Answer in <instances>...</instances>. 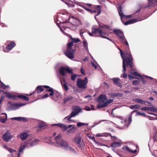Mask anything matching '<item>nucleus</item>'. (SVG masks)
<instances>
[{
	"mask_svg": "<svg viewBox=\"0 0 157 157\" xmlns=\"http://www.w3.org/2000/svg\"><path fill=\"white\" fill-rule=\"evenodd\" d=\"M71 41L69 40L67 44V48L66 51L64 52L66 56L69 58L72 59L74 58V52L76 50V49H72V47L74 43H76L80 41V39L78 38H73L71 36L70 37Z\"/></svg>",
	"mask_w": 157,
	"mask_h": 157,
	"instance_id": "obj_1",
	"label": "nucleus"
},
{
	"mask_svg": "<svg viewBox=\"0 0 157 157\" xmlns=\"http://www.w3.org/2000/svg\"><path fill=\"white\" fill-rule=\"evenodd\" d=\"M120 52L121 56L122 59V62L124 60L127 65H129L130 67L132 66L133 58L131 55V53L129 48L126 49L123 52L120 48H118Z\"/></svg>",
	"mask_w": 157,
	"mask_h": 157,
	"instance_id": "obj_2",
	"label": "nucleus"
},
{
	"mask_svg": "<svg viewBox=\"0 0 157 157\" xmlns=\"http://www.w3.org/2000/svg\"><path fill=\"white\" fill-rule=\"evenodd\" d=\"M88 33L89 35L91 36H100L112 41L108 38L103 36V35H104L105 34V33L103 32L102 30L99 28H93L92 29L91 33L88 32Z\"/></svg>",
	"mask_w": 157,
	"mask_h": 157,
	"instance_id": "obj_3",
	"label": "nucleus"
},
{
	"mask_svg": "<svg viewBox=\"0 0 157 157\" xmlns=\"http://www.w3.org/2000/svg\"><path fill=\"white\" fill-rule=\"evenodd\" d=\"M88 82L87 77H86L84 79L80 78H78L77 82V86L81 89H86L87 87V84Z\"/></svg>",
	"mask_w": 157,
	"mask_h": 157,
	"instance_id": "obj_4",
	"label": "nucleus"
},
{
	"mask_svg": "<svg viewBox=\"0 0 157 157\" xmlns=\"http://www.w3.org/2000/svg\"><path fill=\"white\" fill-rule=\"evenodd\" d=\"M58 144L60 145V146L66 148L67 150L72 151H74V150L72 147L68 146V143L66 141L64 140L63 139L61 140V141Z\"/></svg>",
	"mask_w": 157,
	"mask_h": 157,
	"instance_id": "obj_5",
	"label": "nucleus"
},
{
	"mask_svg": "<svg viewBox=\"0 0 157 157\" xmlns=\"http://www.w3.org/2000/svg\"><path fill=\"white\" fill-rule=\"evenodd\" d=\"M123 64V70H122V72L123 73V74L122 75V77L124 78H126L127 77V74L125 73V71L126 70V67H129L130 68L132 69L134 67V65L133 64V62L132 61V66L130 67L129 65H127V63L126 62H125L124 60H123V61L122 62Z\"/></svg>",
	"mask_w": 157,
	"mask_h": 157,
	"instance_id": "obj_6",
	"label": "nucleus"
},
{
	"mask_svg": "<svg viewBox=\"0 0 157 157\" xmlns=\"http://www.w3.org/2000/svg\"><path fill=\"white\" fill-rule=\"evenodd\" d=\"M113 33L116 34L119 37L120 40H122L123 41L124 40V36L123 32L120 29H114L113 31Z\"/></svg>",
	"mask_w": 157,
	"mask_h": 157,
	"instance_id": "obj_7",
	"label": "nucleus"
},
{
	"mask_svg": "<svg viewBox=\"0 0 157 157\" xmlns=\"http://www.w3.org/2000/svg\"><path fill=\"white\" fill-rule=\"evenodd\" d=\"M113 100L112 99H106L104 103L102 104L101 103H99L97 106V109H99L101 108H104L107 106L109 104L112 102Z\"/></svg>",
	"mask_w": 157,
	"mask_h": 157,
	"instance_id": "obj_8",
	"label": "nucleus"
},
{
	"mask_svg": "<svg viewBox=\"0 0 157 157\" xmlns=\"http://www.w3.org/2000/svg\"><path fill=\"white\" fill-rule=\"evenodd\" d=\"M13 138L10 133L8 132L4 133L2 136L3 140L6 142H8Z\"/></svg>",
	"mask_w": 157,
	"mask_h": 157,
	"instance_id": "obj_9",
	"label": "nucleus"
},
{
	"mask_svg": "<svg viewBox=\"0 0 157 157\" xmlns=\"http://www.w3.org/2000/svg\"><path fill=\"white\" fill-rule=\"evenodd\" d=\"M106 99L107 98L105 95L101 94L98 97L97 99V101L99 103H101L102 104H103Z\"/></svg>",
	"mask_w": 157,
	"mask_h": 157,
	"instance_id": "obj_10",
	"label": "nucleus"
},
{
	"mask_svg": "<svg viewBox=\"0 0 157 157\" xmlns=\"http://www.w3.org/2000/svg\"><path fill=\"white\" fill-rule=\"evenodd\" d=\"M112 80L114 84L116 86L121 88L122 87V85L121 84L120 82V79L118 78H113L112 79Z\"/></svg>",
	"mask_w": 157,
	"mask_h": 157,
	"instance_id": "obj_11",
	"label": "nucleus"
},
{
	"mask_svg": "<svg viewBox=\"0 0 157 157\" xmlns=\"http://www.w3.org/2000/svg\"><path fill=\"white\" fill-rule=\"evenodd\" d=\"M25 105V104L21 103H14L13 104H11V105L12 109L13 110L16 109L17 108H18L20 107H21L24 106Z\"/></svg>",
	"mask_w": 157,
	"mask_h": 157,
	"instance_id": "obj_12",
	"label": "nucleus"
},
{
	"mask_svg": "<svg viewBox=\"0 0 157 157\" xmlns=\"http://www.w3.org/2000/svg\"><path fill=\"white\" fill-rule=\"evenodd\" d=\"M140 20L138 19H132L128 20V21H126L125 23L123 22L125 25H127L131 24L134 23L138 22Z\"/></svg>",
	"mask_w": 157,
	"mask_h": 157,
	"instance_id": "obj_13",
	"label": "nucleus"
},
{
	"mask_svg": "<svg viewBox=\"0 0 157 157\" xmlns=\"http://www.w3.org/2000/svg\"><path fill=\"white\" fill-rule=\"evenodd\" d=\"M118 10V13L121 17V20L122 22H123V19L124 18V17L125 16V15H124L122 12L121 10V5L119 6L118 8H117Z\"/></svg>",
	"mask_w": 157,
	"mask_h": 157,
	"instance_id": "obj_14",
	"label": "nucleus"
},
{
	"mask_svg": "<svg viewBox=\"0 0 157 157\" xmlns=\"http://www.w3.org/2000/svg\"><path fill=\"white\" fill-rule=\"evenodd\" d=\"M43 87L47 89H48L46 90V91L50 92L49 94V95L50 96H53L54 94V91H53V89L52 88L46 85L44 86Z\"/></svg>",
	"mask_w": 157,
	"mask_h": 157,
	"instance_id": "obj_15",
	"label": "nucleus"
},
{
	"mask_svg": "<svg viewBox=\"0 0 157 157\" xmlns=\"http://www.w3.org/2000/svg\"><path fill=\"white\" fill-rule=\"evenodd\" d=\"M28 136V134L26 132H22L19 135L18 137L22 140H25Z\"/></svg>",
	"mask_w": 157,
	"mask_h": 157,
	"instance_id": "obj_16",
	"label": "nucleus"
},
{
	"mask_svg": "<svg viewBox=\"0 0 157 157\" xmlns=\"http://www.w3.org/2000/svg\"><path fill=\"white\" fill-rule=\"evenodd\" d=\"M101 6L100 5L96 6L94 7V10L96 11V13H97L96 16H98L101 13Z\"/></svg>",
	"mask_w": 157,
	"mask_h": 157,
	"instance_id": "obj_17",
	"label": "nucleus"
},
{
	"mask_svg": "<svg viewBox=\"0 0 157 157\" xmlns=\"http://www.w3.org/2000/svg\"><path fill=\"white\" fill-rule=\"evenodd\" d=\"M81 140V138L79 135H76L74 138V142L77 144H79Z\"/></svg>",
	"mask_w": 157,
	"mask_h": 157,
	"instance_id": "obj_18",
	"label": "nucleus"
},
{
	"mask_svg": "<svg viewBox=\"0 0 157 157\" xmlns=\"http://www.w3.org/2000/svg\"><path fill=\"white\" fill-rule=\"evenodd\" d=\"M17 97L22 100L28 101L29 100V98L25 95H17Z\"/></svg>",
	"mask_w": 157,
	"mask_h": 157,
	"instance_id": "obj_19",
	"label": "nucleus"
},
{
	"mask_svg": "<svg viewBox=\"0 0 157 157\" xmlns=\"http://www.w3.org/2000/svg\"><path fill=\"white\" fill-rule=\"evenodd\" d=\"M122 149L124 150L127 151L128 152L132 153H135L137 152V150L136 149L134 150H131L128 147L126 146H124Z\"/></svg>",
	"mask_w": 157,
	"mask_h": 157,
	"instance_id": "obj_20",
	"label": "nucleus"
},
{
	"mask_svg": "<svg viewBox=\"0 0 157 157\" xmlns=\"http://www.w3.org/2000/svg\"><path fill=\"white\" fill-rule=\"evenodd\" d=\"M16 44L14 41H12L11 43L8 44L6 48L7 50H11L12 48H13L15 46H16Z\"/></svg>",
	"mask_w": 157,
	"mask_h": 157,
	"instance_id": "obj_21",
	"label": "nucleus"
},
{
	"mask_svg": "<svg viewBox=\"0 0 157 157\" xmlns=\"http://www.w3.org/2000/svg\"><path fill=\"white\" fill-rule=\"evenodd\" d=\"M121 145V143L119 142H114L111 143V146L112 147H120Z\"/></svg>",
	"mask_w": 157,
	"mask_h": 157,
	"instance_id": "obj_22",
	"label": "nucleus"
},
{
	"mask_svg": "<svg viewBox=\"0 0 157 157\" xmlns=\"http://www.w3.org/2000/svg\"><path fill=\"white\" fill-rule=\"evenodd\" d=\"M72 109L74 111L76 112L77 114L81 111V108L78 106H73L72 108Z\"/></svg>",
	"mask_w": 157,
	"mask_h": 157,
	"instance_id": "obj_23",
	"label": "nucleus"
},
{
	"mask_svg": "<svg viewBox=\"0 0 157 157\" xmlns=\"http://www.w3.org/2000/svg\"><path fill=\"white\" fill-rule=\"evenodd\" d=\"M47 128V126L44 122L42 121H40V131L41 128L44 129Z\"/></svg>",
	"mask_w": 157,
	"mask_h": 157,
	"instance_id": "obj_24",
	"label": "nucleus"
},
{
	"mask_svg": "<svg viewBox=\"0 0 157 157\" xmlns=\"http://www.w3.org/2000/svg\"><path fill=\"white\" fill-rule=\"evenodd\" d=\"M66 71V67H61L59 70V73L60 75L63 76H64L65 75V72Z\"/></svg>",
	"mask_w": 157,
	"mask_h": 157,
	"instance_id": "obj_25",
	"label": "nucleus"
},
{
	"mask_svg": "<svg viewBox=\"0 0 157 157\" xmlns=\"http://www.w3.org/2000/svg\"><path fill=\"white\" fill-rule=\"evenodd\" d=\"M61 135L60 134H59L55 138V140L56 141V143L59 144L61 141V140H63L61 139Z\"/></svg>",
	"mask_w": 157,
	"mask_h": 157,
	"instance_id": "obj_26",
	"label": "nucleus"
},
{
	"mask_svg": "<svg viewBox=\"0 0 157 157\" xmlns=\"http://www.w3.org/2000/svg\"><path fill=\"white\" fill-rule=\"evenodd\" d=\"M73 98L71 96H68L64 98L63 101H64V104L69 101L73 99Z\"/></svg>",
	"mask_w": 157,
	"mask_h": 157,
	"instance_id": "obj_27",
	"label": "nucleus"
},
{
	"mask_svg": "<svg viewBox=\"0 0 157 157\" xmlns=\"http://www.w3.org/2000/svg\"><path fill=\"white\" fill-rule=\"evenodd\" d=\"M135 101L136 102L140 103L143 104H145L146 103H148V102L146 101H143V100L139 98L136 99H135Z\"/></svg>",
	"mask_w": 157,
	"mask_h": 157,
	"instance_id": "obj_28",
	"label": "nucleus"
},
{
	"mask_svg": "<svg viewBox=\"0 0 157 157\" xmlns=\"http://www.w3.org/2000/svg\"><path fill=\"white\" fill-rule=\"evenodd\" d=\"M11 119L14 120L19 121H25L26 119L24 117H19L12 118Z\"/></svg>",
	"mask_w": 157,
	"mask_h": 157,
	"instance_id": "obj_29",
	"label": "nucleus"
},
{
	"mask_svg": "<svg viewBox=\"0 0 157 157\" xmlns=\"http://www.w3.org/2000/svg\"><path fill=\"white\" fill-rule=\"evenodd\" d=\"M130 73L132 75H133L134 76H138L141 77V75L139 73H138L136 71H134L133 72V70L131 69L130 71Z\"/></svg>",
	"mask_w": 157,
	"mask_h": 157,
	"instance_id": "obj_30",
	"label": "nucleus"
},
{
	"mask_svg": "<svg viewBox=\"0 0 157 157\" xmlns=\"http://www.w3.org/2000/svg\"><path fill=\"white\" fill-rule=\"evenodd\" d=\"M67 84V83H64L63 84H62V83H61V86L66 91H68L69 89V88L68 87Z\"/></svg>",
	"mask_w": 157,
	"mask_h": 157,
	"instance_id": "obj_31",
	"label": "nucleus"
},
{
	"mask_svg": "<svg viewBox=\"0 0 157 157\" xmlns=\"http://www.w3.org/2000/svg\"><path fill=\"white\" fill-rule=\"evenodd\" d=\"M38 140L36 139L33 140L32 141L30 142L29 144L30 146H32L38 143Z\"/></svg>",
	"mask_w": 157,
	"mask_h": 157,
	"instance_id": "obj_32",
	"label": "nucleus"
},
{
	"mask_svg": "<svg viewBox=\"0 0 157 157\" xmlns=\"http://www.w3.org/2000/svg\"><path fill=\"white\" fill-rule=\"evenodd\" d=\"M4 94H6V97L9 98H14V95H13L10 93L5 92Z\"/></svg>",
	"mask_w": 157,
	"mask_h": 157,
	"instance_id": "obj_33",
	"label": "nucleus"
},
{
	"mask_svg": "<svg viewBox=\"0 0 157 157\" xmlns=\"http://www.w3.org/2000/svg\"><path fill=\"white\" fill-rule=\"evenodd\" d=\"M39 86H38L37 87L35 90L34 91H33V93H30L29 95H28V94H26V95H27V96L31 95L35 93H36V92H37V94H38L39 93Z\"/></svg>",
	"mask_w": 157,
	"mask_h": 157,
	"instance_id": "obj_34",
	"label": "nucleus"
},
{
	"mask_svg": "<svg viewBox=\"0 0 157 157\" xmlns=\"http://www.w3.org/2000/svg\"><path fill=\"white\" fill-rule=\"evenodd\" d=\"M122 42L123 44H125L127 46V48L126 49H127L129 48V44L125 37H124V40L123 41H122V40H120Z\"/></svg>",
	"mask_w": 157,
	"mask_h": 157,
	"instance_id": "obj_35",
	"label": "nucleus"
},
{
	"mask_svg": "<svg viewBox=\"0 0 157 157\" xmlns=\"http://www.w3.org/2000/svg\"><path fill=\"white\" fill-rule=\"evenodd\" d=\"M140 106L138 105H135L130 106V108L131 109H139L140 108Z\"/></svg>",
	"mask_w": 157,
	"mask_h": 157,
	"instance_id": "obj_36",
	"label": "nucleus"
},
{
	"mask_svg": "<svg viewBox=\"0 0 157 157\" xmlns=\"http://www.w3.org/2000/svg\"><path fill=\"white\" fill-rule=\"evenodd\" d=\"M78 76V75L72 74V75L71 76V79L72 81H74L75 80L76 78Z\"/></svg>",
	"mask_w": 157,
	"mask_h": 157,
	"instance_id": "obj_37",
	"label": "nucleus"
},
{
	"mask_svg": "<svg viewBox=\"0 0 157 157\" xmlns=\"http://www.w3.org/2000/svg\"><path fill=\"white\" fill-rule=\"evenodd\" d=\"M60 128H63V132L66 131L68 129L67 127L65 124H62L60 126Z\"/></svg>",
	"mask_w": 157,
	"mask_h": 157,
	"instance_id": "obj_38",
	"label": "nucleus"
},
{
	"mask_svg": "<svg viewBox=\"0 0 157 157\" xmlns=\"http://www.w3.org/2000/svg\"><path fill=\"white\" fill-rule=\"evenodd\" d=\"M1 85V87L4 89H6L9 87V86L8 85L6 86L5 85L3 82L1 81L0 82Z\"/></svg>",
	"mask_w": 157,
	"mask_h": 157,
	"instance_id": "obj_39",
	"label": "nucleus"
},
{
	"mask_svg": "<svg viewBox=\"0 0 157 157\" xmlns=\"http://www.w3.org/2000/svg\"><path fill=\"white\" fill-rule=\"evenodd\" d=\"M25 147H26L25 145H21L20 147V148L19 149V152H23V150L25 149Z\"/></svg>",
	"mask_w": 157,
	"mask_h": 157,
	"instance_id": "obj_40",
	"label": "nucleus"
},
{
	"mask_svg": "<svg viewBox=\"0 0 157 157\" xmlns=\"http://www.w3.org/2000/svg\"><path fill=\"white\" fill-rule=\"evenodd\" d=\"M86 125H88V124L81 122H79L77 124V125L78 127H80L82 126H85Z\"/></svg>",
	"mask_w": 157,
	"mask_h": 157,
	"instance_id": "obj_41",
	"label": "nucleus"
},
{
	"mask_svg": "<svg viewBox=\"0 0 157 157\" xmlns=\"http://www.w3.org/2000/svg\"><path fill=\"white\" fill-rule=\"evenodd\" d=\"M136 115H142L144 117H146V114L144 113H140V112H138V111H136Z\"/></svg>",
	"mask_w": 157,
	"mask_h": 157,
	"instance_id": "obj_42",
	"label": "nucleus"
},
{
	"mask_svg": "<svg viewBox=\"0 0 157 157\" xmlns=\"http://www.w3.org/2000/svg\"><path fill=\"white\" fill-rule=\"evenodd\" d=\"M75 129V126L73 125L71 128L70 129L67 131V133H71L74 132V129Z\"/></svg>",
	"mask_w": 157,
	"mask_h": 157,
	"instance_id": "obj_43",
	"label": "nucleus"
},
{
	"mask_svg": "<svg viewBox=\"0 0 157 157\" xmlns=\"http://www.w3.org/2000/svg\"><path fill=\"white\" fill-rule=\"evenodd\" d=\"M140 80H134L132 82V84L134 85L137 86L140 83Z\"/></svg>",
	"mask_w": 157,
	"mask_h": 157,
	"instance_id": "obj_44",
	"label": "nucleus"
},
{
	"mask_svg": "<svg viewBox=\"0 0 157 157\" xmlns=\"http://www.w3.org/2000/svg\"><path fill=\"white\" fill-rule=\"evenodd\" d=\"M83 47L86 49H88L87 43L86 41L83 40Z\"/></svg>",
	"mask_w": 157,
	"mask_h": 157,
	"instance_id": "obj_45",
	"label": "nucleus"
},
{
	"mask_svg": "<svg viewBox=\"0 0 157 157\" xmlns=\"http://www.w3.org/2000/svg\"><path fill=\"white\" fill-rule=\"evenodd\" d=\"M77 114H78L76 112H75V111H73L71 112V113L70 114V116H71V117H74L75 115H76Z\"/></svg>",
	"mask_w": 157,
	"mask_h": 157,
	"instance_id": "obj_46",
	"label": "nucleus"
},
{
	"mask_svg": "<svg viewBox=\"0 0 157 157\" xmlns=\"http://www.w3.org/2000/svg\"><path fill=\"white\" fill-rule=\"evenodd\" d=\"M150 111L151 112L157 113V108L154 107H150Z\"/></svg>",
	"mask_w": 157,
	"mask_h": 157,
	"instance_id": "obj_47",
	"label": "nucleus"
},
{
	"mask_svg": "<svg viewBox=\"0 0 157 157\" xmlns=\"http://www.w3.org/2000/svg\"><path fill=\"white\" fill-rule=\"evenodd\" d=\"M66 71L70 74H73V70L68 68L66 67Z\"/></svg>",
	"mask_w": 157,
	"mask_h": 157,
	"instance_id": "obj_48",
	"label": "nucleus"
},
{
	"mask_svg": "<svg viewBox=\"0 0 157 157\" xmlns=\"http://www.w3.org/2000/svg\"><path fill=\"white\" fill-rule=\"evenodd\" d=\"M150 107H144L141 108V109L144 110V111L146 110H149L150 111Z\"/></svg>",
	"mask_w": 157,
	"mask_h": 157,
	"instance_id": "obj_49",
	"label": "nucleus"
},
{
	"mask_svg": "<svg viewBox=\"0 0 157 157\" xmlns=\"http://www.w3.org/2000/svg\"><path fill=\"white\" fill-rule=\"evenodd\" d=\"M5 114L6 116V118H2L0 119V121L3 123H5L6 122L7 120V115L6 114Z\"/></svg>",
	"mask_w": 157,
	"mask_h": 157,
	"instance_id": "obj_50",
	"label": "nucleus"
},
{
	"mask_svg": "<svg viewBox=\"0 0 157 157\" xmlns=\"http://www.w3.org/2000/svg\"><path fill=\"white\" fill-rule=\"evenodd\" d=\"M7 150L11 153L13 152H16V151L15 150L11 148H7Z\"/></svg>",
	"mask_w": 157,
	"mask_h": 157,
	"instance_id": "obj_51",
	"label": "nucleus"
},
{
	"mask_svg": "<svg viewBox=\"0 0 157 157\" xmlns=\"http://www.w3.org/2000/svg\"><path fill=\"white\" fill-rule=\"evenodd\" d=\"M60 82L61 84V83H62V84H64V83H67L66 82L64 78L63 77L60 79Z\"/></svg>",
	"mask_w": 157,
	"mask_h": 157,
	"instance_id": "obj_52",
	"label": "nucleus"
},
{
	"mask_svg": "<svg viewBox=\"0 0 157 157\" xmlns=\"http://www.w3.org/2000/svg\"><path fill=\"white\" fill-rule=\"evenodd\" d=\"M154 141L157 142V132L155 134L154 136Z\"/></svg>",
	"mask_w": 157,
	"mask_h": 157,
	"instance_id": "obj_53",
	"label": "nucleus"
},
{
	"mask_svg": "<svg viewBox=\"0 0 157 157\" xmlns=\"http://www.w3.org/2000/svg\"><path fill=\"white\" fill-rule=\"evenodd\" d=\"M89 138L91 139V140H93L95 142V143H97L98 142L96 141L95 139V138L94 136H89Z\"/></svg>",
	"mask_w": 157,
	"mask_h": 157,
	"instance_id": "obj_54",
	"label": "nucleus"
},
{
	"mask_svg": "<svg viewBox=\"0 0 157 157\" xmlns=\"http://www.w3.org/2000/svg\"><path fill=\"white\" fill-rule=\"evenodd\" d=\"M103 134H104V135L103 136H110L111 137H112L110 133H103Z\"/></svg>",
	"mask_w": 157,
	"mask_h": 157,
	"instance_id": "obj_55",
	"label": "nucleus"
},
{
	"mask_svg": "<svg viewBox=\"0 0 157 157\" xmlns=\"http://www.w3.org/2000/svg\"><path fill=\"white\" fill-rule=\"evenodd\" d=\"M132 17V15H125V16L124 17V18H125V19L130 18Z\"/></svg>",
	"mask_w": 157,
	"mask_h": 157,
	"instance_id": "obj_56",
	"label": "nucleus"
},
{
	"mask_svg": "<svg viewBox=\"0 0 157 157\" xmlns=\"http://www.w3.org/2000/svg\"><path fill=\"white\" fill-rule=\"evenodd\" d=\"M140 78H141V80L142 83L144 84H146V82L145 81V79H144L142 77H141Z\"/></svg>",
	"mask_w": 157,
	"mask_h": 157,
	"instance_id": "obj_57",
	"label": "nucleus"
},
{
	"mask_svg": "<svg viewBox=\"0 0 157 157\" xmlns=\"http://www.w3.org/2000/svg\"><path fill=\"white\" fill-rule=\"evenodd\" d=\"M132 117L131 116H130L128 119V124H130L132 122Z\"/></svg>",
	"mask_w": 157,
	"mask_h": 157,
	"instance_id": "obj_58",
	"label": "nucleus"
},
{
	"mask_svg": "<svg viewBox=\"0 0 157 157\" xmlns=\"http://www.w3.org/2000/svg\"><path fill=\"white\" fill-rule=\"evenodd\" d=\"M49 97V95L48 94H46L44 95L42 97V98H45Z\"/></svg>",
	"mask_w": 157,
	"mask_h": 157,
	"instance_id": "obj_59",
	"label": "nucleus"
},
{
	"mask_svg": "<svg viewBox=\"0 0 157 157\" xmlns=\"http://www.w3.org/2000/svg\"><path fill=\"white\" fill-rule=\"evenodd\" d=\"M91 64L92 65V66L95 69H97V66H96V64H94V63L93 62H91Z\"/></svg>",
	"mask_w": 157,
	"mask_h": 157,
	"instance_id": "obj_60",
	"label": "nucleus"
},
{
	"mask_svg": "<svg viewBox=\"0 0 157 157\" xmlns=\"http://www.w3.org/2000/svg\"><path fill=\"white\" fill-rule=\"evenodd\" d=\"M62 124L61 123H58L57 124H53L52 126H59V127H60L61 125Z\"/></svg>",
	"mask_w": 157,
	"mask_h": 157,
	"instance_id": "obj_61",
	"label": "nucleus"
},
{
	"mask_svg": "<svg viewBox=\"0 0 157 157\" xmlns=\"http://www.w3.org/2000/svg\"><path fill=\"white\" fill-rule=\"evenodd\" d=\"M80 71H81V73L82 74H83V75L85 74V71L82 68H81Z\"/></svg>",
	"mask_w": 157,
	"mask_h": 157,
	"instance_id": "obj_62",
	"label": "nucleus"
},
{
	"mask_svg": "<svg viewBox=\"0 0 157 157\" xmlns=\"http://www.w3.org/2000/svg\"><path fill=\"white\" fill-rule=\"evenodd\" d=\"M120 95V94L119 93H114L113 94V96L114 97H117Z\"/></svg>",
	"mask_w": 157,
	"mask_h": 157,
	"instance_id": "obj_63",
	"label": "nucleus"
},
{
	"mask_svg": "<svg viewBox=\"0 0 157 157\" xmlns=\"http://www.w3.org/2000/svg\"><path fill=\"white\" fill-rule=\"evenodd\" d=\"M43 87V86H40V92H41L44 90Z\"/></svg>",
	"mask_w": 157,
	"mask_h": 157,
	"instance_id": "obj_64",
	"label": "nucleus"
}]
</instances>
